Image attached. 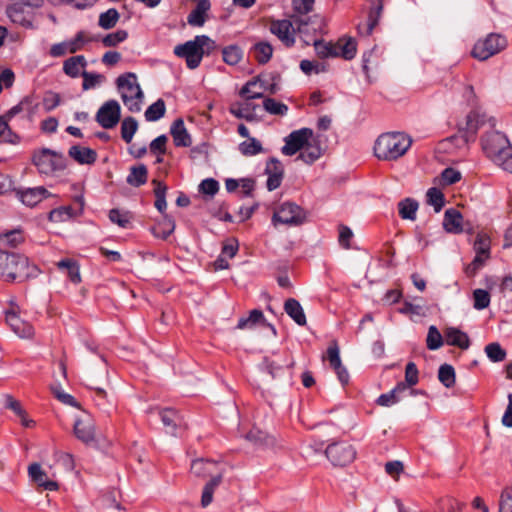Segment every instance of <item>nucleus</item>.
<instances>
[{"label": "nucleus", "instance_id": "1", "mask_svg": "<svg viewBox=\"0 0 512 512\" xmlns=\"http://www.w3.org/2000/svg\"><path fill=\"white\" fill-rule=\"evenodd\" d=\"M481 144L488 158L512 173V146L505 134L496 130L486 132L481 138Z\"/></svg>", "mask_w": 512, "mask_h": 512}, {"label": "nucleus", "instance_id": "2", "mask_svg": "<svg viewBox=\"0 0 512 512\" xmlns=\"http://www.w3.org/2000/svg\"><path fill=\"white\" fill-rule=\"evenodd\" d=\"M412 145V139L403 132H386L378 136L374 154L379 160L395 161L404 156Z\"/></svg>", "mask_w": 512, "mask_h": 512}, {"label": "nucleus", "instance_id": "3", "mask_svg": "<svg viewBox=\"0 0 512 512\" xmlns=\"http://www.w3.org/2000/svg\"><path fill=\"white\" fill-rule=\"evenodd\" d=\"M214 41L206 35H198L193 40L179 44L174 48V54L185 59L189 69L194 70L199 67L203 56L207 50L214 48Z\"/></svg>", "mask_w": 512, "mask_h": 512}, {"label": "nucleus", "instance_id": "4", "mask_svg": "<svg viewBox=\"0 0 512 512\" xmlns=\"http://www.w3.org/2000/svg\"><path fill=\"white\" fill-rule=\"evenodd\" d=\"M116 84L127 109L133 113L140 112L144 94L137 82L136 74L132 72L122 74L117 78Z\"/></svg>", "mask_w": 512, "mask_h": 512}, {"label": "nucleus", "instance_id": "5", "mask_svg": "<svg viewBox=\"0 0 512 512\" xmlns=\"http://www.w3.org/2000/svg\"><path fill=\"white\" fill-rule=\"evenodd\" d=\"M507 44L508 41L505 36L499 33H490L475 43L472 56L480 61L487 60L504 50Z\"/></svg>", "mask_w": 512, "mask_h": 512}, {"label": "nucleus", "instance_id": "6", "mask_svg": "<svg viewBox=\"0 0 512 512\" xmlns=\"http://www.w3.org/2000/svg\"><path fill=\"white\" fill-rule=\"evenodd\" d=\"M28 269V259L0 249V276L15 279Z\"/></svg>", "mask_w": 512, "mask_h": 512}, {"label": "nucleus", "instance_id": "7", "mask_svg": "<svg viewBox=\"0 0 512 512\" xmlns=\"http://www.w3.org/2000/svg\"><path fill=\"white\" fill-rule=\"evenodd\" d=\"M305 217V212L300 206L292 202H284L274 212L272 222L275 226L279 223L297 226L304 222Z\"/></svg>", "mask_w": 512, "mask_h": 512}, {"label": "nucleus", "instance_id": "8", "mask_svg": "<svg viewBox=\"0 0 512 512\" xmlns=\"http://www.w3.org/2000/svg\"><path fill=\"white\" fill-rule=\"evenodd\" d=\"M325 454L334 466H345L355 459L356 451L347 442H335L327 446Z\"/></svg>", "mask_w": 512, "mask_h": 512}, {"label": "nucleus", "instance_id": "9", "mask_svg": "<svg viewBox=\"0 0 512 512\" xmlns=\"http://www.w3.org/2000/svg\"><path fill=\"white\" fill-rule=\"evenodd\" d=\"M313 138V130L310 128H301L292 131L284 138V146L281 153L285 156H293L301 152L307 141Z\"/></svg>", "mask_w": 512, "mask_h": 512}, {"label": "nucleus", "instance_id": "10", "mask_svg": "<svg viewBox=\"0 0 512 512\" xmlns=\"http://www.w3.org/2000/svg\"><path fill=\"white\" fill-rule=\"evenodd\" d=\"M485 121V114H481L478 110H472L466 117L465 127L460 129L459 135L451 137V140L463 145L474 141L479 127L484 125Z\"/></svg>", "mask_w": 512, "mask_h": 512}, {"label": "nucleus", "instance_id": "11", "mask_svg": "<svg viewBox=\"0 0 512 512\" xmlns=\"http://www.w3.org/2000/svg\"><path fill=\"white\" fill-rule=\"evenodd\" d=\"M34 165L40 173L51 174L64 168L63 155L49 149H43L38 155L34 154Z\"/></svg>", "mask_w": 512, "mask_h": 512}, {"label": "nucleus", "instance_id": "12", "mask_svg": "<svg viewBox=\"0 0 512 512\" xmlns=\"http://www.w3.org/2000/svg\"><path fill=\"white\" fill-rule=\"evenodd\" d=\"M121 108L116 100H109L105 102L96 114V121L104 129L114 128L121 116Z\"/></svg>", "mask_w": 512, "mask_h": 512}, {"label": "nucleus", "instance_id": "13", "mask_svg": "<svg viewBox=\"0 0 512 512\" xmlns=\"http://www.w3.org/2000/svg\"><path fill=\"white\" fill-rule=\"evenodd\" d=\"M6 13L11 21L24 27L32 24V5L29 0H21L7 7Z\"/></svg>", "mask_w": 512, "mask_h": 512}, {"label": "nucleus", "instance_id": "14", "mask_svg": "<svg viewBox=\"0 0 512 512\" xmlns=\"http://www.w3.org/2000/svg\"><path fill=\"white\" fill-rule=\"evenodd\" d=\"M270 32L287 47H292L295 43V31L290 20H273L270 24Z\"/></svg>", "mask_w": 512, "mask_h": 512}, {"label": "nucleus", "instance_id": "15", "mask_svg": "<svg viewBox=\"0 0 512 512\" xmlns=\"http://www.w3.org/2000/svg\"><path fill=\"white\" fill-rule=\"evenodd\" d=\"M265 174L267 175L266 187L268 191H274L280 187L284 177V167L280 160L271 157L266 162Z\"/></svg>", "mask_w": 512, "mask_h": 512}, {"label": "nucleus", "instance_id": "16", "mask_svg": "<svg viewBox=\"0 0 512 512\" xmlns=\"http://www.w3.org/2000/svg\"><path fill=\"white\" fill-rule=\"evenodd\" d=\"M25 316H28L27 312H25L23 316L20 311L17 312L15 310L6 313L8 325L20 338H29L32 331V326L30 322L24 318Z\"/></svg>", "mask_w": 512, "mask_h": 512}, {"label": "nucleus", "instance_id": "17", "mask_svg": "<svg viewBox=\"0 0 512 512\" xmlns=\"http://www.w3.org/2000/svg\"><path fill=\"white\" fill-rule=\"evenodd\" d=\"M75 436L84 443H90L95 438V428L91 416L84 412V416L77 418L74 423Z\"/></svg>", "mask_w": 512, "mask_h": 512}, {"label": "nucleus", "instance_id": "18", "mask_svg": "<svg viewBox=\"0 0 512 512\" xmlns=\"http://www.w3.org/2000/svg\"><path fill=\"white\" fill-rule=\"evenodd\" d=\"M476 256L473 260L475 268H480L490 257V238L485 234H478L474 241Z\"/></svg>", "mask_w": 512, "mask_h": 512}, {"label": "nucleus", "instance_id": "19", "mask_svg": "<svg viewBox=\"0 0 512 512\" xmlns=\"http://www.w3.org/2000/svg\"><path fill=\"white\" fill-rule=\"evenodd\" d=\"M170 133L176 147H189L191 145V136L185 127L183 119L178 118L172 123Z\"/></svg>", "mask_w": 512, "mask_h": 512}, {"label": "nucleus", "instance_id": "20", "mask_svg": "<svg viewBox=\"0 0 512 512\" xmlns=\"http://www.w3.org/2000/svg\"><path fill=\"white\" fill-rule=\"evenodd\" d=\"M68 155L77 163L83 165H91L97 160V153L95 150L83 147L80 145H73L68 151Z\"/></svg>", "mask_w": 512, "mask_h": 512}, {"label": "nucleus", "instance_id": "21", "mask_svg": "<svg viewBox=\"0 0 512 512\" xmlns=\"http://www.w3.org/2000/svg\"><path fill=\"white\" fill-rule=\"evenodd\" d=\"M34 484L37 485V490L39 492L57 491L59 489L58 482L49 478L37 463H34Z\"/></svg>", "mask_w": 512, "mask_h": 512}, {"label": "nucleus", "instance_id": "22", "mask_svg": "<svg viewBox=\"0 0 512 512\" xmlns=\"http://www.w3.org/2000/svg\"><path fill=\"white\" fill-rule=\"evenodd\" d=\"M462 221V214L458 210L450 208L444 213L443 227L448 233L459 234L463 231Z\"/></svg>", "mask_w": 512, "mask_h": 512}, {"label": "nucleus", "instance_id": "23", "mask_svg": "<svg viewBox=\"0 0 512 512\" xmlns=\"http://www.w3.org/2000/svg\"><path fill=\"white\" fill-rule=\"evenodd\" d=\"M158 414L166 431L170 434H174L176 429L182 424V419L175 409H161L158 411Z\"/></svg>", "mask_w": 512, "mask_h": 512}, {"label": "nucleus", "instance_id": "24", "mask_svg": "<svg viewBox=\"0 0 512 512\" xmlns=\"http://www.w3.org/2000/svg\"><path fill=\"white\" fill-rule=\"evenodd\" d=\"M322 155V149L318 141L310 139L303 150L299 153L297 160H301L304 163L311 165L317 161Z\"/></svg>", "mask_w": 512, "mask_h": 512}, {"label": "nucleus", "instance_id": "25", "mask_svg": "<svg viewBox=\"0 0 512 512\" xmlns=\"http://www.w3.org/2000/svg\"><path fill=\"white\" fill-rule=\"evenodd\" d=\"M87 66V61L83 55H77L68 58L63 63V71L66 75L71 78H77L82 76V71H84Z\"/></svg>", "mask_w": 512, "mask_h": 512}, {"label": "nucleus", "instance_id": "26", "mask_svg": "<svg viewBox=\"0 0 512 512\" xmlns=\"http://www.w3.org/2000/svg\"><path fill=\"white\" fill-rule=\"evenodd\" d=\"M445 339L448 345L456 346L463 350L468 349L470 346L468 335L455 327H449L445 330Z\"/></svg>", "mask_w": 512, "mask_h": 512}, {"label": "nucleus", "instance_id": "27", "mask_svg": "<svg viewBox=\"0 0 512 512\" xmlns=\"http://www.w3.org/2000/svg\"><path fill=\"white\" fill-rule=\"evenodd\" d=\"M264 93L263 82L259 77H255L248 81L240 90L239 94L245 100L262 98Z\"/></svg>", "mask_w": 512, "mask_h": 512}, {"label": "nucleus", "instance_id": "28", "mask_svg": "<svg viewBox=\"0 0 512 512\" xmlns=\"http://www.w3.org/2000/svg\"><path fill=\"white\" fill-rule=\"evenodd\" d=\"M284 310L298 325L304 326L306 324V316L298 300L294 298L287 299L284 303Z\"/></svg>", "mask_w": 512, "mask_h": 512}, {"label": "nucleus", "instance_id": "29", "mask_svg": "<svg viewBox=\"0 0 512 512\" xmlns=\"http://www.w3.org/2000/svg\"><path fill=\"white\" fill-rule=\"evenodd\" d=\"M209 0H199L196 7L190 12L187 17V21L192 26H203L205 23V15L210 9Z\"/></svg>", "mask_w": 512, "mask_h": 512}, {"label": "nucleus", "instance_id": "30", "mask_svg": "<svg viewBox=\"0 0 512 512\" xmlns=\"http://www.w3.org/2000/svg\"><path fill=\"white\" fill-rule=\"evenodd\" d=\"M383 5L379 2L375 7H372L368 14V22L366 25H358V32L361 35L369 36L372 34L374 28L378 25L381 18Z\"/></svg>", "mask_w": 512, "mask_h": 512}, {"label": "nucleus", "instance_id": "31", "mask_svg": "<svg viewBox=\"0 0 512 512\" xmlns=\"http://www.w3.org/2000/svg\"><path fill=\"white\" fill-rule=\"evenodd\" d=\"M217 472V463L210 460L197 459L191 463V473L197 477H207Z\"/></svg>", "mask_w": 512, "mask_h": 512}, {"label": "nucleus", "instance_id": "32", "mask_svg": "<svg viewBox=\"0 0 512 512\" xmlns=\"http://www.w3.org/2000/svg\"><path fill=\"white\" fill-rule=\"evenodd\" d=\"M251 53L259 64H266L272 57L273 47L269 42L260 41L253 45Z\"/></svg>", "mask_w": 512, "mask_h": 512}, {"label": "nucleus", "instance_id": "33", "mask_svg": "<svg viewBox=\"0 0 512 512\" xmlns=\"http://www.w3.org/2000/svg\"><path fill=\"white\" fill-rule=\"evenodd\" d=\"M256 105H253L250 101L246 100L243 103H237L230 108L231 114H233L236 118L245 119L247 121H252L256 114L255 109Z\"/></svg>", "mask_w": 512, "mask_h": 512}, {"label": "nucleus", "instance_id": "34", "mask_svg": "<svg viewBox=\"0 0 512 512\" xmlns=\"http://www.w3.org/2000/svg\"><path fill=\"white\" fill-rule=\"evenodd\" d=\"M18 114L30 119L32 115V100L29 96L24 97L17 105L6 112L5 119L8 121Z\"/></svg>", "mask_w": 512, "mask_h": 512}, {"label": "nucleus", "instance_id": "35", "mask_svg": "<svg viewBox=\"0 0 512 512\" xmlns=\"http://www.w3.org/2000/svg\"><path fill=\"white\" fill-rule=\"evenodd\" d=\"M222 481V474L217 473L214 475L204 486L202 497H201V505L202 507H207L211 504L213 500V494L216 488L220 485Z\"/></svg>", "mask_w": 512, "mask_h": 512}, {"label": "nucleus", "instance_id": "36", "mask_svg": "<svg viewBox=\"0 0 512 512\" xmlns=\"http://www.w3.org/2000/svg\"><path fill=\"white\" fill-rule=\"evenodd\" d=\"M148 170L144 164L133 166L127 176V183L134 187H140L147 182Z\"/></svg>", "mask_w": 512, "mask_h": 512}, {"label": "nucleus", "instance_id": "37", "mask_svg": "<svg viewBox=\"0 0 512 512\" xmlns=\"http://www.w3.org/2000/svg\"><path fill=\"white\" fill-rule=\"evenodd\" d=\"M406 390L405 383H398L390 392L381 394L376 403L380 406L389 407L391 405L396 404L399 401L397 394L404 392Z\"/></svg>", "mask_w": 512, "mask_h": 512}, {"label": "nucleus", "instance_id": "38", "mask_svg": "<svg viewBox=\"0 0 512 512\" xmlns=\"http://www.w3.org/2000/svg\"><path fill=\"white\" fill-rule=\"evenodd\" d=\"M418 210V202L411 198H405L398 204L399 215L402 219L415 220Z\"/></svg>", "mask_w": 512, "mask_h": 512}, {"label": "nucleus", "instance_id": "39", "mask_svg": "<svg viewBox=\"0 0 512 512\" xmlns=\"http://www.w3.org/2000/svg\"><path fill=\"white\" fill-rule=\"evenodd\" d=\"M154 185V195H155V207L160 213H164L167 207L166 203V192L167 186L162 181L154 179L152 181Z\"/></svg>", "mask_w": 512, "mask_h": 512}, {"label": "nucleus", "instance_id": "40", "mask_svg": "<svg viewBox=\"0 0 512 512\" xmlns=\"http://www.w3.org/2000/svg\"><path fill=\"white\" fill-rule=\"evenodd\" d=\"M314 49L317 56L322 59L339 56L338 47L324 40H315Z\"/></svg>", "mask_w": 512, "mask_h": 512}, {"label": "nucleus", "instance_id": "41", "mask_svg": "<svg viewBox=\"0 0 512 512\" xmlns=\"http://www.w3.org/2000/svg\"><path fill=\"white\" fill-rule=\"evenodd\" d=\"M338 47L339 56L346 60H351L356 56L357 44L354 39H340L335 45Z\"/></svg>", "mask_w": 512, "mask_h": 512}, {"label": "nucleus", "instance_id": "42", "mask_svg": "<svg viewBox=\"0 0 512 512\" xmlns=\"http://www.w3.org/2000/svg\"><path fill=\"white\" fill-rule=\"evenodd\" d=\"M166 112L165 102L162 99H158L156 102L151 104L145 111L144 116L146 121L155 122L161 119Z\"/></svg>", "mask_w": 512, "mask_h": 512}, {"label": "nucleus", "instance_id": "43", "mask_svg": "<svg viewBox=\"0 0 512 512\" xmlns=\"http://www.w3.org/2000/svg\"><path fill=\"white\" fill-rule=\"evenodd\" d=\"M138 130V122L133 117H126L121 123V137L126 143H130Z\"/></svg>", "mask_w": 512, "mask_h": 512}, {"label": "nucleus", "instance_id": "44", "mask_svg": "<svg viewBox=\"0 0 512 512\" xmlns=\"http://www.w3.org/2000/svg\"><path fill=\"white\" fill-rule=\"evenodd\" d=\"M264 319L263 312L259 309L250 311L248 317H242L239 319L237 328L238 329H251L255 327L260 321Z\"/></svg>", "mask_w": 512, "mask_h": 512}, {"label": "nucleus", "instance_id": "45", "mask_svg": "<svg viewBox=\"0 0 512 512\" xmlns=\"http://www.w3.org/2000/svg\"><path fill=\"white\" fill-rule=\"evenodd\" d=\"M23 241L24 238L22 236V231L20 229H14L0 234V247L5 245L10 247H16Z\"/></svg>", "mask_w": 512, "mask_h": 512}, {"label": "nucleus", "instance_id": "46", "mask_svg": "<svg viewBox=\"0 0 512 512\" xmlns=\"http://www.w3.org/2000/svg\"><path fill=\"white\" fill-rule=\"evenodd\" d=\"M119 17L118 11L115 8H110L100 14L98 24L103 29H111L117 24Z\"/></svg>", "mask_w": 512, "mask_h": 512}, {"label": "nucleus", "instance_id": "47", "mask_svg": "<svg viewBox=\"0 0 512 512\" xmlns=\"http://www.w3.org/2000/svg\"><path fill=\"white\" fill-rule=\"evenodd\" d=\"M438 379L446 387L451 388L455 384V370L449 364H443L438 370Z\"/></svg>", "mask_w": 512, "mask_h": 512}, {"label": "nucleus", "instance_id": "48", "mask_svg": "<svg viewBox=\"0 0 512 512\" xmlns=\"http://www.w3.org/2000/svg\"><path fill=\"white\" fill-rule=\"evenodd\" d=\"M427 203L434 207L435 212H440L445 204L444 194L435 187L428 189L426 193Z\"/></svg>", "mask_w": 512, "mask_h": 512}, {"label": "nucleus", "instance_id": "49", "mask_svg": "<svg viewBox=\"0 0 512 512\" xmlns=\"http://www.w3.org/2000/svg\"><path fill=\"white\" fill-rule=\"evenodd\" d=\"M485 353L492 362L504 361L507 353L498 342H492L485 346Z\"/></svg>", "mask_w": 512, "mask_h": 512}, {"label": "nucleus", "instance_id": "50", "mask_svg": "<svg viewBox=\"0 0 512 512\" xmlns=\"http://www.w3.org/2000/svg\"><path fill=\"white\" fill-rule=\"evenodd\" d=\"M239 151L244 156H254L263 151L260 141L256 138H249L248 141H243L239 144Z\"/></svg>", "mask_w": 512, "mask_h": 512}, {"label": "nucleus", "instance_id": "51", "mask_svg": "<svg viewBox=\"0 0 512 512\" xmlns=\"http://www.w3.org/2000/svg\"><path fill=\"white\" fill-rule=\"evenodd\" d=\"M59 269H66L70 280L74 283L81 281L79 266L72 259H63L57 263Z\"/></svg>", "mask_w": 512, "mask_h": 512}, {"label": "nucleus", "instance_id": "52", "mask_svg": "<svg viewBox=\"0 0 512 512\" xmlns=\"http://www.w3.org/2000/svg\"><path fill=\"white\" fill-rule=\"evenodd\" d=\"M263 108L272 115L280 116L285 115L288 111V106L286 104L279 102L274 98H265L263 101Z\"/></svg>", "mask_w": 512, "mask_h": 512}, {"label": "nucleus", "instance_id": "53", "mask_svg": "<svg viewBox=\"0 0 512 512\" xmlns=\"http://www.w3.org/2000/svg\"><path fill=\"white\" fill-rule=\"evenodd\" d=\"M222 56L228 65H236L242 58V50L236 45H231L223 49Z\"/></svg>", "mask_w": 512, "mask_h": 512}, {"label": "nucleus", "instance_id": "54", "mask_svg": "<svg viewBox=\"0 0 512 512\" xmlns=\"http://www.w3.org/2000/svg\"><path fill=\"white\" fill-rule=\"evenodd\" d=\"M300 69L306 75H310L311 73L319 74L327 71V64L318 61H310L304 59L300 62Z\"/></svg>", "mask_w": 512, "mask_h": 512}, {"label": "nucleus", "instance_id": "55", "mask_svg": "<svg viewBox=\"0 0 512 512\" xmlns=\"http://www.w3.org/2000/svg\"><path fill=\"white\" fill-rule=\"evenodd\" d=\"M426 344L429 350H437L443 345V337L436 326L429 327Z\"/></svg>", "mask_w": 512, "mask_h": 512}, {"label": "nucleus", "instance_id": "56", "mask_svg": "<svg viewBox=\"0 0 512 512\" xmlns=\"http://www.w3.org/2000/svg\"><path fill=\"white\" fill-rule=\"evenodd\" d=\"M473 307L476 310H483L490 305V294L484 289H476L473 291Z\"/></svg>", "mask_w": 512, "mask_h": 512}, {"label": "nucleus", "instance_id": "57", "mask_svg": "<svg viewBox=\"0 0 512 512\" xmlns=\"http://www.w3.org/2000/svg\"><path fill=\"white\" fill-rule=\"evenodd\" d=\"M53 395L62 404L81 409V405L75 397L66 393L61 387L53 388Z\"/></svg>", "mask_w": 512, "mask_h": 512}, {"label": "nucleus", "instance_id": "58", "mask_svg": "<svg viewBox=\"0 0 512 512\" xmlns=\"http://www.w3.org/2000/svg\"><path fill=\"white\" fill-rule=\"evenodd\" d=\"M82 78H83V83H82L83 90H90V89L96 87L97 85H99L105 79L104 76L101 74L87 72L85 70L82 71Z\"/></svg>", "mask_w": 512, "mask_h": 512}, {"label": "nucleus", "instance_id": "59", "mask_svg": "<svg viewBox=\"0 0 512 512\" xmlns=\"http://www.w3.org/2000/svg\"><path fill=\"white\" fill-rule=\"evenodd\" d=\"M419 381V371L414 362H408L405 368L406 389L416 385Z\"/></svg>", "mask_w": 512, "mask_h": 512}, {"label": "nucleus", "instance_id": "60", "mask_svg": "<svg viewBox=\"0 0 512 512\" xmlns=\"http://www.w3.org/2000/svg\"><path fill=\"white\" fill-rule=\"evenodd\" d=\"M127 37L128 33L125 30H118L116 32L107 34L102 39V43L105 47H114L117 44L123 42Z\"/></svg>", "mask_w": 512, "mask_h": 512}, {"label": "nucleus", "instance_id": "61", "mask_svg": "<svg viewBox=\"0 0 512 512\" xmlns=\"http://www.w3.org/2000/svg\"><path fill=\"white\" fill-rule=\"evenodd\" d=\"M326 359L332 368L339 367L342 362L340 359V351L336 341L330 343L326 352Z\"/></svg>", "mask_w": 512, "mask_h": 512}, {"label": "nucleus", "instance_id": "62", "mask_svg": "<svg viewBox=\"0 0 512 512\" xmlns=\"http://www.w3.org/2000/svg\"><path fill=\"white\" fill-rule=\"evenodd\" d=\"M72 217V208L69 206L53 209L49 212V220L53 222H62Z\"/></svg>", "mask_w": 512, "mask_h": 512}, {"label": "nucleus", "instance_id": "63", "mask_svg": "<svg viewBox=\"0 0 512 512\" xmlns=\"http://www.w3.org/2000/svg\"><path fill=\"white\" fill-rule=\"evenodd\" d=\"M246 438L249 441L259 445H268L272 442L270 437L265 432L258 429L250 430L247 433Z\"/></svg>", "mask_w": 512, "mask_h": 512}, {"label": "nucleus", "instance_id": "64", "mask_svg": "<svg viewBox=\"0 0 512 512\" xmlns=\"http://www.w3.org/2000/svg\"><path fill=\"white\" fill-rule=\"evenodd\" d=\"M499 512H512V488L507 489L502 493Z\"/></svg>", "mask_w": 512, "mask_h": 512}]
</instances>
